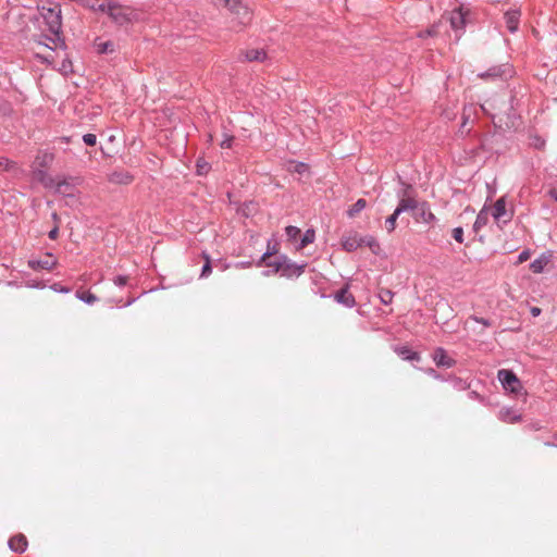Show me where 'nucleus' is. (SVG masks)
<instances>
[{"label":"nucleus","instance_id":"1","mask_svg":"<svg viewBox=\"0 0 557 557\" xmlns=\"http://www.w3.org/2000/svg\"><path fill=\"white\" fill-rule=\"evenodd\" d=\"M218 8H227L234 28H242L251 22L252 13L242 0H213Z\"/></svg>","mask_w":557,"mask_h":557},{"label":"nucleus","instance_id":"2","mask_svg":"<svg viewBox=\"0 0 557 557\" xmlns=\"http://www.w3.org/2000/svg\"><path fill=\"white\" fill-rule=\"evenodd\" d=\"M98 11L107 12L111 20L117 25H126L133 20V11L115 2L101 3L97 7Z\"/></svg>","mask_w":557,"mask_h":557},{"label":"nucleus","instance_id":"3","mask_svg":"<svg viewBox=\"0 0 557 557\" xmlns=\"http://www.w3.org/2000/svg\"><path fill=\"white\" fill-rule=\"evenodd\" d=\"M40 15L44 17L46 25L48 26V30L53 35H59L62 27V16H61V8L59 4L54 7H45L39 8Z\"/></svg>","mask_w":557,"mask_h":557},{"label":"nucleus","instance_id":"4","mask_svg":"<svg viewBox=\"0 0 557 557\" xmlns=\"http://www.w3.org/2000/svg\"><path fill=\"white\" fill-rule=\"evenodd\" d=\"M306 263L297 264L285 256H280L275 262V272H280L282 276L287 278L300 276L306 268Z\"/></svg>","mask_w":557,"mask_h":557},{"label":"nucleus","instance_id":"5","mask_svg":"<svg viewBox=\"0 0 557 557\" xmlns=\"http://www.w3.org/2000/svg\"><path fill=\"white\" fill-rule=\"evenodd\" d=\"M401 185L404 186V189L401 191H398L397 195L399 196V202L396 207L397 213H403L405 211H416L418 208L419 201L411 197L413 193V188L410 184L405 183L400 180Z\"/></svg>","mask_w":557,"mask_h":557},{"label":"nucleus","instance_id":"6","mask_svg":"<svg viewBox=\"0 0 557 557\" xmlns=\"http://www.w3.org/2000/svg\"><path fill=\"white\" fill-rule=\"evenodd\" d=\"M497 377L506 391H509L510 393L513 394H519L521 392L522 384L511 370H499L497 373Z\"/></svg>","mask_w":557,"mask_h":557},{"label":"nucleus","instance_id":"7","mask_svg":"<svg viewBox=\"0 0 557 557\" xmlns=\"http://www.w3.org/2000/svg\"><path fill=\"white\" fill-rule=\"evenodd\" d=\"M512 70L509 64H500L490 67L487 71L478 74L482 79L496 81L498 78H505L511 76Z\"/></svg>","mask_w":557,"mask_h":557},{"label":"nucleus","instance_id":"8","mask_svg":"<svg viewBox=\"0 0 557 557\" xmlns=\"http://www.w3.org/2000/svg\"><path fill=\"white\" fill-rule=\"evenodd\" d=\"M432 359L436 367L438 368L449 369L455 367L457 363V361L454 358L449 357L447 355V351L442 347H437L434 349L432 354Z\"/></svg>","mask_w":557,"mask_h":557},{"label":"nucleus","instance_id":"9","mask_svg":"<svg viewBox=\"0 0 557 557\" xmlns=\"http://www.w3.org/2000/svg\"><path fill=\"white\" fill-rule=\"evenodd\" d=\"M58 261L52 253L47 252L44 259H29L27 262L28 268L34 271L37 270H52L57 265Z\"/></svg>","mask_w":557,"mask_h":557},{"label":"nucleus","instance_id":"10","mask_svg":"<svg viewBox=\"0 0 557 557\" xmlns=\"http://www.w3.org/2000/svg\"><path fill=\"white\" fill-rule=\"evenodd\" d=\"M414 219L424 223H432L436 220L426 201L419 202L414 211Z\"/></svg>","mask_w":557,"mask_h":557},{"label":"nucleus","instance_id":"11","mask_svg":"<svg viewBox=\"0 0 557 557\" xmlns=\"http://www.w3.org/2000/svg\"><path fill=\"white\" fill-rule=\"evenodd\" d=\"M334 299L347 307V308H352L356 306V299H355V296L349 292V285H345L344 287H342L339 290H337L334 295Z\"/></svg>","mask_w":557,"mask_h":557},{"label":"nucleus","instance_id":"12","mask_svg":"<svg viewBox=\"0 0 557 557\" xmlns=\"http://www.w3.org/2000/svg\"><path fill=\"white\" fill-rule=\"evenodd\" d=\"M366 239L358 236L357 234L348 235L343 237L342 247L347 252H352L357 250L359 247L363 246Z\"/></svg>","mask_w":557,"mask_h":557},{"label":"nucleus","instance_id":"13","mask_svg":"<svg viewBox=\"0 0 557 557\" xmlns=\"http://www.w3.org/2000/svg\"><path fill=\"white\" fill-rule=\"evenodd\" d=\"M8 545L12 552L22 554L26 550L28 542L24 534L18 533L16 535L10 537Z\"/></svg>","mask_w":557,"mask_h":557},{"label":"nucleus","instance_id":"14","mask_svg":"<svg viewBox=\"0 0 557 557\" xmlns=\"http://www.w3.org/2000/svg\"><path fill=\"white\" fill-rule=\"evenodd\" d=\"M521 12L519 10H509L504 14L506 27L510 33L518 30Z\"/></svg>","mask_w":557,"mask_h":557},{"label":"nucleus","instance_id":"15","mask_svg":"<svg viewBox=\"0 0 557 557\" xmlns=\"http://www.w3.org/2000/svg\"><path fill=\"white\" fill-rule=\"evenodd\" d=\"M394 351L403 359L407 361H420L421 356L419 352L413 351L408 346H396Z\"/></svg>","mask_w":557,"mask_h":557},{"label":"nucleus","instance_id":"16","mask_svg":"<svg viewBox=\"0 0 557 557\" xmlns=\"http://www.w3.org/2000/svg\"><path fill=\"white\" fill-rule=\"evenodd\" d=\"M54 189L57 194H60L64 197H75V187L66 180L57 182Z\"/></svg>","mask_w":557,"mask_h":557},{"label":"nucleus","instance_id":"17","mask_svg":"<svg viewBox=\"0 0 557 557\" xmlns=\"http://www.w3.org/2000/svg\"><path fill=\"white\" fill-rule=\"evenodd\" d=\"M498 419L506 423H516L521 420V414L511 408H502L498 411Z\"/></svg>","mask_w":557,"mask_h":557},{"label":"nucleus","instance_id":"18","mask_svg":"<svg viewBox=\"0 0 557 557\" xmlns=\"http://www.w3.org/2000/svg\"><path fill=\"white\" fill-rule=\"evenodd\" d=\"M450 26L455 32L462 30L466 25V18L463 13L460 10H455L451 12L449 17Z\"/></svg>","mask_w":557,"mask_h":557},{"label":"nucleus","instance_id":"19","mask_svg":"<svg viewBox=\"0 0 557 557\" xmlns=\"http://www.w3.org/2000/svg\"><path fill=\"white\" fill-rule=\"evenodd\" d=\"M133 175L127 171H114L109 181L114 184H124L127 185L133 182Z\"/></svg>","mask_w":557,"mask_h":557},{"label":"nucleus","instance_id":"20","mask_svg":"<svg viewBox=\"0 0 557 557\" xmlns=\"http://www.w3.org/2000/svg\"><path fill=\"white\" fill-rule=\"evenodd\" d=\"M493 218L499 222L504 215H506V201L504 197L498 198L492 210Z\"/></svg>","mask_w":557,"mask_h":557},{"label":"nucleus","instance_id":"21","mask_svg":"<svg viewBox=\"0 0 557 557\" xmlns=\"http://www.w3.org/2000/svg\"><path fill=\"white\" fill-rule=\"evenodd\" d=\"M53 153L48 151H41L35 159V164L39 168H48L53 161Z\"/></svg>","mask_w":557,"mask_h":557},{"label":"nucleus","instance_id":"22","mask_svg":"<svg viewBox=\"0 0 557 557\" xmlns=\"http://www.w3.org/2000/svg\"><path fill=\"white\" fill-rule=\"evenodd\" d=\"M474 112L473 106H466L462 111V123L460 127L461 134H469L470 129H466V125L470 122L471 115Z\"/></svg>","mask_w":557,"mask_h":557},{"label":"nucleus","instance_id":"23","mask_svg":"<svg viewBox=\"0 0 557 557\" xmlns=\"http://www.w3.org/2000/svg\"><path fill=\"white\" fill-rule=\"evenodd\" d=\"M95 48H96L97 52L100 53V54H102V53H112L115 50V45L111 40H108V41H98V40H96Z\"/></svg>","mask_w":557,"mask_h":557},{"label":"nucleus","instance_id":"24","mask_svg":"<svg viewBox=\"0 0 557 557\" xmlns=\"http://www.w3.org/2000/svg\"><path fill=\"white\" fill-rule=\"evenodd\" d=\"M76 298L87 305H94L98 301V297L89 290H77L75 293Z\"/></svg>","mask_w":557,"mask_h":557},{"label":"nucleus","instance_id":"25","mask_svg":"<svg viewBox=\"0 0 557 557\" xmlns=\"http://www.w3.org/2000/svg\"><path fill=\"white\" fill-rule=\"evenodd\" d=\"M247 61H263L265 59V52L262 49H250L245 53Z\"/></svg>","mask_w":557,"mask_h":557},{"label":"nucleus","instance_id":"26","mask_svg":"<svg viewBox=\"0 0 557 557\" xmlns=\"http://www.w3.org/2000/svg\"><path fill=\"white\" fill-rule=\"evenodd\" d=\"M447 381H450L453 384V387L457 391H466L470 387V384L467 381H465L463 379L458 377L456 375H449L447 377Z\"/></svg>","mask_w":557,"mask_h":557},{"label":"nucleus","instance_id":"27","mask_svg":"<svg viewBox=\"0 0 557 557\" xmlns=\"http://www.w3.org/2000/svg\"><path fill=\"white\" fill-rule=\"evenodd\" d=\"M367 206V201L363 198L358 199L347 211L349 218L356 216Z\"/></svg>","mask_w":557,"mask_h":557},{"label":"nucleus","instance_id":"28","mask_svg":"<svg viewBox=\"0 0 557 557\" xmlns=\"http://www.w3.org/2000/svg\"><path fill=\"white\" fill-rule=\"evenodd\" d=\"M400 215V213H397V210L395 209L394 212L386 218L385 220V228L387 231V233H393L396 228V221L398 219V216Z\"/></svg>","mask_w":557,"mask_h":557},{"label":"nucleus","instance_id":"29","mask_svg":"<svg viewBox=\"0 0 557 557\" xmlns=\"http://www.w3.org/2000/svg\"><path fill=\"white\" fill-rule=\"evenodd\" d=\"M202 258L205 259V264L201 269L200 278H206L212 272L211 258L207 252H202Z\"/></svg>","mask_w":557,"mask_h":557},{"label":"nucleus","instance_id":"30","mask_svg":"<svg viewBox=\"0 0 557 557\" xmlns=\"http://www.w3.org/2000/svg\"><path fill=\"white\" fill-rule=\"evenodd\" d=\"M487 221H488L487 213L484 211H480L474 221L473 230L475 232H478L479 230H481L483 226H485L487 224Z\"/></svg>","mask_w":557,"mask_h":557},{"label":"nucleus","instance_id":"31","mask_svg":"<svg viewBox=\"0 0 557 557\" xmlns=\"http://www.w3.org/2000/svg\"><path fill=\"white\" fill-rule=\"evenodd\" d=\"M315 233L313 230H307L305 234L301 237L300 244L298 246V249L305 248L307 245L314 242Z\"/></svg>","mask_w":557,"mask_h":557},{"label":"nucleus","instance_id":"32","mask_svg":"<svg viewBox=\"0 0 557 557\" xmlns=\"http://www.w3.org/2000/svg\"><path fill=\"white\" fill-rule=\"evenodd\" d=\"M379 298L382 304L389 305L393 301L394 293L387 288H381L379 292Z\"/></svg>","mask_w":557,"mask_h":557},{"label":"nucleus","instance_id":"33","mask_svg":"<svg viewBox=\"0 0 557 557\" xmlns=\"http://www.w3.org/2000/svg\"><path fill=\"white\" fill-rule=\"evenodd\" d=\"M285 233L288 240L294 242L300 236L301 231L297 226L289 225L286 227Z\"/></svg>","mask_w":557,"mask_h":557},{"label":"nucleus","instance_id":"34","mask_svg":"<svg viewBox=\"0 0 557 557\" xmlns=\"http://www.w3.org/2000/svg\"><path fill=\"white\" fill-rule=\"evenodd\" d=\"M272 255H273V252H272V251H270V250L265 251V252L262 255V257H261V259H260V261H259L258 265H261L262 263H264L267 267L273 268V269L275 270V262L278 260V258H277L276 260H273V261H268V259H269Z\"/></svg>","mask_w":557,"mask_h":557},{"label":"nucleus","instance_id":"35","mask_svg":"<svg viewBox=\"0 0 557 557\" xmlns=\"http://www.w3.org/2000/svg\"><path fill=\"white\" fill-rule=\"evenodd\" d=\"M545 261L542 259L533 260L530 263V269L533 273H541L544 270Z\"/></svg>","mask_w":557,"mask_h":557},{"label":"nucleus","instance_id":"36","mask_svg":"<svg viewBox=\"0 0 557 557\" xmlns=\"http://www.w3.org/2000/svg\"><path fill=\"white\" fill-rule=\"evenodd\" d=\"M15 168V162L9 160L8 158H0V170L3 171H12Z\"/></svg>","mask_w":557,"mask_h":557},{"label":"nucleus","instance_id":"37","mask_svg":"<svg viewBox=\"0 0 557 557\" xmlns=\"http://www.w3.org/2000/svg\"><path fill=\"white\" fill-rule=\"evenodd\" d=\"M363 238L366 239L363 246H368L373 252L379 249V243L373 236H366Z\"/></svg>","mask_w":557,"mask_h":557},{"label":"nucleus","instance_id":"38","mask_svg":"<svg viewBox=\"0 0 557 557\" xmlns=\"http://www.w3.org/2000/svg\"><path fill=\"white\" fill-rule=\"evenodd\" d=\"M451 235L457 243H463V228L461 226L455 227L451 232Z\"/></svg>","mask_w":557,"mask_h":557},{"label":"nucleus","instance_id":"39","mask_svg":"<svg viewBox=\"0 0 557 557\" xmlns=\"http://www.w3.org/2000/svg\"><path fill=\"white\" fill-rule=\"evenodd\" d=\"M424 372L430 375L431 377L437 380V381H447V379L444 377L443 374L438 373L435 369L433 368H428L424 370Z\"/></svg>","mask_w":557,"mask_h":557},{"label":"nucleus","instance_id":"40","mask_svg":"<svg viewBox=\"0 0 557 557\" xmlns=\"http://www.w3.org/2000/svg\"><path fill=\"white\" fill-rule=\"evenodd\" d=\"M437 35V29H436V26L433 25L431 26L430 28H428L424 32H420L419 33V37L420 38H424V37H433V36H436Z\"/></svg>","mask_w":557,"mask_h":557},{"label":"nucleus","instance_id":"41","mask_svg":"<svg viewBox=\"0 0 557 557\" xmlns=\"http://www.w3.org/2000/svg\"><path fill=\"white\" fill-rule=\"evenodd\" d=\"M83 141L87 145V146H95L96 143H97V137L95 134H85L83 136Z\"/></svg>","mask_w":557,"mask_h":557},{"label":"nucleus","instance_id":"42","mask_svg":"<svg viewBox=\"0 0 557 557\" xmlns=\"http://www.w3.org/2000/svg\"><path fill=\"white\" fill-rule=\"evenodd\" d=\"M233 141H234V136L224 135V139L221 141L220 146L223 149H228L232 147Z\"/></svg>","mask_w":557,"mask_h":557},{"label":"nucleus","instance_id":"43","mask_svg":"<svg viewBox=\"0 0 557 557\" xmlns=\"http://www.w3.org/2000/svg\"><path fill=\"white\" fill-rule=\"evenodd\" d=\"M51 289L57 292V293H61V294H67V293L71 292L70 287L63 286L60 283L52 284L51 285Z\"/></svg>","mask_w":557,"mask_h":557},{"label":"nucleus","instance_id":"44","mask_svg":"<svg viewBox=\"0 0 557 557\" xmlns=\"http://www.w3.org/2000/svg\"><path fill=\"white\" fill-rule=\"evenodd\" d=\"M114 284L119 287H123L127 284L128 282V276H125V275H117L114 277L113 280Z\"/></svg>","mask_w":557,"mask_h":557},{"label":"nucleus","instance_id":"45","mask_svg":"<svg viewBox=\"0 0 557 557\" xmlns=\"http://www.w3.org/2000/svg\"><path fill=\"white\" fill-rule=\"evenodd\" d=\"M530 258V251L529 250H523L519 253L518 256V260H517V263L520 264V263H523L525 262L527 260H529Z\"/></svg>","mask_w":557,"mask_h":557},{"label":"nucleus","instance_id":"46","mask_svg":"<svg viewBox=\"0 0 557 557\" xmlns=\"http://www.w3.org/2000/svg\"><path fill=\"white\" fill-rule=\"evenodd\" d=\"M472 320H474L475 322L478 323H481L482 325H484L485 327H490L492 325L491 321L487 320V319H484V318H480V317H476V315H472L471 317Z\"/></svg>","mask_w":557,"mask_h":557},{"label":"nucleus","instance_id":"47","mask_svg":"<svg viewBox=\"0 0 557 557\" xmlns=\"http://www.w3.org/2000/svg\"><path fill=\"white\" fill-rule=\"evenodd\" d=\"M59 236V225L55 224L54 227L48 233V237L51 240H55Z\"/></svg>","mask_w":557,"mask_h":557},{"label":"nucleus","instance_id":"48","mask_svg":"<svg viewBox=\"0 0 557 557\" xmlns=\"http://www.w3.org/2000/svg\"><path fill=\"white\" fill-rule=\"evenodd\" d=\"M468 397H469L470 399H472V400H478V401H481V403L484 400L483 396H482V395H480V394H479L478 392H475V391H471V392H469Z\"/></svg>","mask_w":557,"mask_h":557},{"label":"nucleus","instance_id":"49","mask_svg":"<svg viewBox=\"0 0 557 557\" xmlns=\"http://www.w3.org/2000/svg\"><path fill=\"white\" fill-rule=\"evenodd\" d=\"M294 170H295V172L302 174L308 170V165L302 162H299L295 165Z\"/></svg>","mask_w":557,"mask_h":557},{"label":"nucleus","instance_id":"50","mask_svg":"<svg viewBox=\"0 0 557 557\" xmlns=\"http://www.w3.org/2000/svg\"><path fill=\"white\" fill-rule=\"evenodd\" d=\"M530 312H531L532 317H539L541 314V309L539 307H532L530 309Z\"/></svg>","mask_w":557,"mask_h":557},{"label":"nucleus","instance_id":"51","mask_svg":"<svg viewBox=\"0 0 557 557\" xmlns=\"http://www.w3.org/2000/svg\"><path fill=\"white\" fill-rule=\"evenodd\" d=\"M51 218H52V220H53V222H54V225H55V224H58V225L60 224V221H61V220H60V216L58 215V213H57V212H53V213L51 214Z\"/></svg>","mask_w":557,"mask_h":557},{"label":"nucleus","instance_id":"52","mask_svg":"<svg viewBox=\"0 0 557 557\" xmlns=\"http://www.w3.org/2000/svg\"><path fill=\"white\" fill-rule=\"evenodd\" d=\"M548 194L555 201H557V189H550Z\"/></svg>","mask_w":557,"mask_h":557},{"label":"nucleus","instance_id":"53","mask_svg":"<svg viewBox=\"0 0 557 557\" xmlns=\"http://www.w3.org/2000/svg\"><path fill=\"white\" fill-rule=\"evenodd\" d=\"M44 174H45V172L42 170L38 171V176H42Z\"/></svg>","mask_w":557,"mask_h":557}]
</instances>
